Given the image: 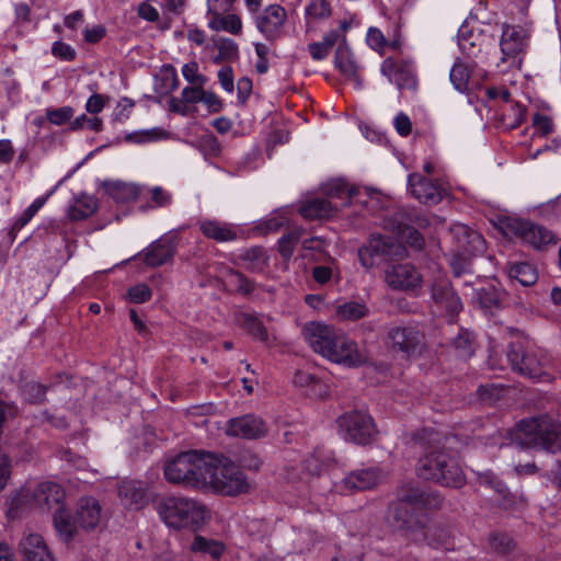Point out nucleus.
Wrapping results in <instances>:
<instances>
[{
	"instance_id": "6",
	"label": "nucleus",
	"mask_w": 561,
	"mask_h": 561,
	"mask_svg": "<svg viewBox=\"0 0 561 561\" xmlns=\"http://www.w3.org/2000/svg\"><path fill=\"white\" fill-rule=\"evenodd\" d=\"M208 457L209 453L201 450L180 453L164 466V477L173 484L196 490L206 489L205 472Z\"/></svg>"
},
{
	"instance_id": "19",
	"label": "nucleus",
	"mask_w": 561,
	"mask_h": 561,
	"mask_svg": "<svg viewBox=\"0 0 561 561\" xmlns=\"http://www.w3.org/2000/svg\"><path fill=\"white\" fill-rule=\"evenodd\" d=\"M226 432L229 436L245 439H257L264 437L267 434L268 428L266 423L260 416L247 414L230 419L228 421Z\"/></svg>"
},
{
	"instance_id": "56",
	"label": "nucleus",
	"mask_w": 561,
	"mask_h": 561,
	"mask_svg": "<svg viewBox=\"0 0 561 561\" xmlns=\"http://www.w3.org/2000/svg\"><path fill=\"white\" fill-rule=\"evenodd\" d=\"M51 54L65 61H71L76 58V50L70 45L60 41L53 44Z\"/></svg>"
},
{
	"instance_id": "40",
	"label": "nucleus",
	"mask_w": 561,
	"mask_h": 561,
	"mask_svg": "<svg viewBox=\"0 0 561 561\" xmlns=\"http://www.w3.org/2000/svg\"><path fill=\"white\" fill-rule=\"evenodd\" d=\"M241 324L254 337L262 342H267L268 333L260 319L252 314L244 313L241 317Z\"/></svg>"
},
{
	"instance_id": "43",
	"label": "nucleus",
	"mask_w": 561,
	"mask_h": 561,
	"mask_svg": "<svg viewBox=\"0 0 561 561\" xmlns=\"http://www.w3.org/2000/svg\"><path fill=\"white\" fill-rule=\"evenodd\" d=\"M227 277L231 285L236 287V290L242 295H250L254 290V283L241 272L229 270Z\"/></svg>"
},
{
	"instance_id": "12",
	"label": "nucleus",
	"mask_w": 561,
	"mask_h": 561,
	"mask_svg": "<svg viewBox=\"0 0 561 561\" xmlns=\"http://www.w3.org/2000/svg\"><path fill=\"white\" fill-rule=\"evenodd\" d=\"M399 251L400 245L392 238L373 233L367 243L358 249V259L366 270H370L378 260L398 255Z\"/></svg>"
},
{
	"instance_id": "64",
	"label": "nucleus",
	"mask_w": 561,
	"mask_h": 561,
	"mask_svg": "<svg viewBox=\"0 0 561 561\" xmlns=\"http://www.w3.org/2000/svg\"><path fill=\"white\" fill-rule=\"evenodd\" d=\"M137 13L139 18L149 22H156L159 20L158 10L147 1H144L138 5Z\"/></svg>"
},
{
	"instance_id": "33",
	"label": "nucleus",
	"mask_w": 561,
	"mask_h": 561,
	"mask_svg": "<svg viewBox=\"0 0 561 561\" xmlns=\"http://www.w3.org/2000/svg\"><path fill=\"white\" fill-rule=\"evenodd\" d=\"M337 211V206L332 205L325 198H313L306 202L299 209V213L307 219L329 218Z\"/></svg>"
},
{
	"instance_id": "52",
	"label": "nucleus",
	"mask_w": 561,
	"mask_h": 561,
	"mask_svg": "<svg viewBox=\"0 0 561 561\" xmlns=\"http://www.w3.org/2000/svg\"><path fill=\"white\" fill-rule=\"evenodd\" d=\"M330 4L325 0H310L306 7V14L314 19L330 15Z\"/></svg>"
},
{
	"instance_id": "7",
	"label": "nucleus",
	"mask_w": 561,
	"mask_h": 561,
	"mask_svg": "<svg viewBox=\"0 0 561 561\" xmlns=\"http://www.w3.org/2000/svg\"><path fill=\"white\" fill-rule=\"evenodd\" d=\"M157 512L167 526L175 529L198 528L208 517L205 505L184 496H169L157 504Z\"/></svg>"
},
{
	"instance_id": "53",
	"label": "nucleus",
	"mask_w": 561,
	"mask_h": 561,
	"mask_svg": "<svg viewBox=\"0 0 561 561\" xmlns=\"http://www.w3.org/2000/svg\"><path fill=\"white\" fill-rule=\"evenodd\" d=\"M54 523L57 531L65 540H70L73 537L75 526L61 512L54 516Z\"/></svg>"
},
{
	"instance_id": "29",
	"label": "nucleus",
	"mask_w": 561,
	"mask_h": 561,
	"mask_svg": "<svg viewBox=\"0 0 561 561\" xmlns=\"http://www.w3.org/2000/svg\"><path fill=\"white\" fill-rule=\"evenodd\" d=\"M64 497V489L58 483L49 481L39 483L33 493L36 504L48 510L54 505H60Z\"/></svg>"
},
{
	"instance_id": "36",
	"label": "nucleus",
	"mask_w": 561,
	"mask_h": 561,
	"mask_svg": "<svg viewBox=\"0 0 561 561\" xmlns=\"http://www.w3.org/2000/svg\"><path fill=\"white\" fill-rule=\"evenodd\" d=\"M472 72L471 60L457 59L450 70V81L456 90L466 92Z\"/></svg>"
},
{
	"instance_id": "63",
	"label": "nucleus",
	"mask_w": 561,
	"mask_h": 561,
	"mask_svg": "<svg viewBox=\"0 0 561 561\" xmlns=\"http://www.w3.org/2000/svg\"><path fill=\"white\" fill-rule=\"evenodd\" d=\"M293 382L298 387H314L320 383L313 375L308 371L298 370L296 371Z\"/></svg>"
},
{
	"instance_id": "16",
	"label": "nucleus",
	"mask_w": 561,
	"mask_h": 561,
	"mask_svg": "<svg viewBox=\"0 0 561 561\" xmlns=\"http://www.w3.org/2000/svg\"><path fill=\"white\" fill-rule=\"evenodd\" d=\"M431 298L451 317L458 314L462 309L461 300L445 274H439L432 282Z\"/></svg>"
},
{
	"instance_id": "2",
	"label": "nucleus",
	"mask_w": 561,
	"mask_h": 561,
	"mask_svg": "<svg viewBox=\"0 0 561 561\" xmlns=\"http://www.w3.org/2000/svg\"><path fill=\"white\" fill-rule=\"evenodd\" d=\"M421 438L428 443V450L419 459V477L444 486L461 488L466 483L463 470L457 458L444 449L438 434L424 430Z\"/></svg>"
},
{
	"instance_id": "60",
	"label": "nucleus",
	"mask_w": 561,
	"mask_h": 561,
	"mask_svg": "<svg viewBox=\"0 0 561 561\" xmlns=\"http://www.w3.org/2000/svg\"><path fill=\"white\" fill-rule=\"evenodd\" d=\"M402 238L414 249L421 250L424 245V238L414 228L407 226L402 231Z\"/></svg>"
},
{
	"instance_id": "57",
	"label": "nucleus",
	"mask_w": 561,
	"mask_h": 561,
	"mask_svg": "<svg viewBox=\"0 0 561 561\" xmlns=\"http://www.w3.org/2000/svg\"><path fill=\"white\" fill-rule=\"evenodd\" d=\"M150 194L153 207H165L172 202V195L161 186L152 187Z\"/></svg>"
},
{
	"instance_id": "15",
	"label": "nucleus",
	"mask_w": 561,
	"mask_h": 561,
	"mask_svg": "<svg viewBox=\"0 0 561 561\" xmlns=\"http://www.w3.org/2000/svg\"><path fill=\"white\" fill-rule=\"evenodd\" d=\"M408 186L411 195L425 205H436L447 194L442 184L420 173L409 175Z\"/></svg>"
},
{
	"instance_id": "4",
	"label": "nucleus",
	"mask_w": 561,
	"mask_h": 561,
	"mask_svg": "<svg viewBox=\"0 0 561 561\" xmlns=\"http://www.w3.org/2000/svg\"><path fill=\"white\" fill-rule=\"evenodd\" d=\"M205 472L206 488L227 496L245 494L251 489L245 474L230 459L209 453Z\"/></svg>"
},
{
	"instance_id": "23",
	"label": "nucleus",
	"mask_w": 561,
	"mask_h": 561,
	"mask_svg": "<svg viewBox=\"0 0 561 561\" xmlns=\"http://www.w3.org/2000/svg\"><path fill=\"white\" fill-rule=\"evenodd\" d=\"M118 497L124 507L139 511L148 504L146 484L135 480L123 481L118 486Z\"/></svg>"
},
{
	"instance_id": "34",
	"label": "nucleus",
	"mask_w": 561,
	"mask_h": 561,
	"mask_svg": "<svg viewBox=\"0 0 561 561\" xmlns=\"http://www.w3.org/2000/svg\"><path fill=\"white\" fill-rule=\"evenodd\" d=\"M190 549L194 553L209 556L214 560H219L225 552L226 547L219 540L196 535L190 546Z\"/></svg>"
},
{
	"instance_id": "3",
	"label": "nucleus",
	"mask_w": 561,
	"mask_h": 561,
	"mask_svg": "<svg viewBox=\"0 0 561 561\" xmlns=\"http://www.w3.org/2000/svg\"><path fill=\"white\" fill-rule=\"evenodd\" d=\"M443 500L437 492H428L416 486L403 490L393 504L392 520L400 530H414L425 525V511L438 510Z\"/></svg>"
},
{
	"instance_id": "1",
	"label": "nucleus",
	"mask_w": 561,
	"mask_h": 561,
	"mask_svg": "<svg viewBox=\"0 0 561 561\" xmlns=\"http://www.w3.org/2000/svg\"><path fill=\"white\" fill-rule=\"evenodd\" d=\"M304 336L316 353L333 363L358 367L366 360L356 342L332 325L309 322L304 328Z\"/></svg>"
},
{
	"instance_id": "35",
	"label": "nucleus",
	"mask_w": 561,
	"mask_h": 561,
	"mask_svg": "<svg viewBox=\"0 0 561 561\" xmlns=\"http://www.w3.org/2000/svg\"><path fill=\"white\" fill-rule=\"evenodd\" d=\"M103 186L105 192L119 203L135 201L139 196V188L134 184L110 181L104 182Z\"/></svg>"
},
{
	"instance_id": "32",
	"label": "nucleus",
	"mask_w": 561,
	"mask_h": 561,
	"mask_svg": "<svg viewBox=\"0 0 561 561\" xmlns=\"http://www.w3.org/2000/svg\"><path fill=\"white\" fill-rule=\"evenodd\" d=\"M507 294L496 286L489 284L481 288H478L474 294V300L479 306L485 310L493 308H500L504 306Z\"/></svg>"
},
{
	"instance_id": "25",
	"label": "nucleus",
	"mask_w": 561,
	"mask_h": 561,
	"mask_svg": "<svg viewBox=\"0 0 561 561\" xmlns=\"http://www.w3.org/2000/svg\"><path fill=\"white\" fill-rule=\"evenodd\" d=\"M381 480V472L378 468L355 470L348 473L341 482L342 490L364 491L374 488Z\"/></svg>"
},
{
	"instance_id": "28",
	"label": "nucleus",
	"mask_w": 561,
	"mask_h": 561,
	"mask_svg": "<svg viewBox=\"0 0 561 561\" xmlns=\"http://www.w3.org/2000/svg\"><path fill=\"white\" fill-rule=\"evenodd\" d=\"M238 260L251 273H265L270 266L268 253L260 245L245 249L238 255Z\"/></svg>"
},
{
	"instance_id": "47",
	"label": "nucleus",
	"mask_w": 561,
	"mask_h": 561,
	"mask_svg": "<svg viewBox=\"0 0 561 561\" xmlns=\"http://www.w3.org/2000/svg\"><path fill=\"white\" fill-rule=\"evenodd\" d=\"M47 388L38 382L30 381L23 387L25 398L31 403H43Z\"/></svg>"
},
{
	"instance_id": "11",
	"label": "nucleus",
	"mask_w": 561,
	"mask_h": 561,
	"mask_svg": "<svg viewBox=\"0 0 561 561\" xmlns=\"http://www.w3.org/2000/svg\"><path fill=\"white\" fill-rule=\"evenodd\" d=\"M387 343L393 352L412 357L422 353L424 335L412 325L392 327L387 332Z\"/></svg>"
},
{
	"instance_id": "21",
	"label": "nucleus",
	"mask_w": 561,
	"mask_h": 561,
	"mask_svg": "<svg viewBox=\"0 0 561 561\" xmlns=\"http://www.w3.org/2000/svg\"><path fill=\"white\" fill-rule=\"evenodd\" d=\"M176 236H163L144 250V262L149 267H158L170 262L176 252Z\"/></svg>"
},
{
	"instance_id": "18",
	"label": "nucleus",
	"mask_w": 561,
	"mask_h": 561,
	"mask_svg": "<svg viewBox=\"0 0 561 561\" xmlns=\"http://www.w3.org/2000/svg\"><path fill=\"white\" fill-rule=\"evenodd\" d=\"M507 227L514 234L537 249L554 242V236L551 231L529 220L512 219Z\"/></svg>"
},
{
	"instance_id": "31",
	"label": "nucleus",
	"mask_w": 561,
	"mask_h": 561,
	"mask_svg": "<svg viewBox=\"0 0 561 561\" xmlns=\"http://www.w3.org/2000/svg\"><path fill=\"white\" fill-rule=\"evenodd\" d=\"M96 209V199L91 195L80 193L73 197V202L68 207L67 215L70 220H84L92 216Z\"/></svg>"
},
{
	"instance_id": "51",
	"label": "nucleus",
	"mask_w": 561,
	"mask_h": 561,
	"mask_svg": "<svg viewBox=\"0 0 561 561\" xmlns=\"http://www.w3.org/2000/svg\"><path fill=\"white\" fill-rule=\"evenodd\" d=\"M103 123L99 117H88L84 114L78 116L73 122H71L70 129L79 130L87 127L90 130L100 131L102 129Z\"/></svg>"
},
{
	"instance_id": "37",
	"label": "nucleus",
	"mask_w": 561,
	"mask_h": 561,
	"mask_svg": "<svg viewBox=\"0 0 561 561\" xmlns=\"http://www.w3.org/2000/svg\"><path fill=\"white\" fill-rule=\"evenodd\" d=\"M508 276L523 286H531L538 279L536 267L527 262L514 263L508 267Z\"/></svg>"
},
{
	"instance_id": "5",
	"label": "nucleus",
	"mask_w": 561,
	"mask_h": 561,
	"mask_svg": "<svg viewBox=\"0 0 561 561\" xmlns=\"http://www.w3.org/2000/svg\"><path fill=\"white\" fill-rule=\"evenodd\" d=\"M514 443L556 454L561 449V423L548 416L523 420L515 432Z\"/></svg>"
},
{
	"instance_id": "54",
	"label": "nucleus",
	"mask_w": 561,
	"mask_h": 561,
	"mask_svg": "<svg viewBox=\"0 0 561 561\" xmlns=\"http://www.w3.org/2000/svg\"><path fill=\"white\" fill-rule=\"evenodd\" d=\"M151 296V289L146 284H138L128 289V297L134 304H144L150 300Z\"/></svg>"
},
{
	"instance_id": "46",
	"label": "nucleus",
	"mask_w": 561,
	"mask_h": 561,
	"mask_svg": "<svg viewBox=\"0 0 561 561\" xmlns=\"http://www.w3.org/2000/svg\"><path fill=\"white\" fill-rule=\"evenodd\" d=\"M73 108L71 106H62L58 108H47L46 117L49 123L60 126L69 122L73 116Z\"/></svg>"
},
{
	"instance_id": "8",
	"label": "nucleus",
	"mask_w": 561,
	"mask_h": 561,
	"mask_svg": "<svg viewBox=\"0 0 561 561\" xmlns=\"http://www.w3.org/2000/svg\"><path fill=\"white\" fill-rule=\"evenodd\" d=\"M341 436L357 445L371 444L378 434L373 417L360 410H352L343 413L336 420Z\"/></svg>"
},
{
	"instance_id": "30",
	"label": "nucleus",
	"mask_w": 561,
	"mask_h": 561,
	"mask_svg": "<svg viewBox=\"0 0 561 561\" xmlns=\"http://www.w3.org/2000/svg\"><path fill=\"white\" fill-rule=\"evenodd\" d=\"M334 64L344 77L354 80L358 84L360 83L359 66L345 42L339 45Z\"/></svg>"
},
{
	"instance_id": "10",
	"label": "nucleus",
	"mask_w": 561,
	"mask_h": 561,
	"mask_svg": "<svg viewBox=\"0 0 561 561\" xmlns=\"http://www.w3.org/2000/svg\"><path fill=\"white\" fill-rule=\"evenodd\" d=\"M385 282L393 290L417 294L423 286V276L410 262L390 263L385 270Z\"/></svg>"
},
{
	"instance_id": "61",
	"label": "nucleus",
	"mask_w": 561,
	"mask_h": 561,
	"mask_svg": "<svg viewBox=\"0 0 561 561\" xmlns=\"http://www.w3.org/2000/svg\"><path fill=\"white\" fill-rule=\"evenodd\" d=\"M203 87L204 85L192 84L191 87L184 88L182 90L181 95L184 98V100L188 104H195V103L202 102L203 94H204V91H205L203 89Z\"/></svg>"
},
{
	"instance_id": "9",
	"label": "nucleus",
	"mask_w": 561,
	"mask_h": 561,
	"mask_svg": "<svg viewBox=\"0 0 561 561\" xmlns=\"http://www.w3.org/2000/svg\"><path fill=\"white\" fill-rule=\"evenodd\" d=\"M507 358L513 370L530 379H541L546 374L548 358L537 350H525L520 343H512Z\"/></svg>"
},
{
	"instance_id": "14",
	"label": "nucleus",
	"mask_w": 561,
	"mask_h": 561,
	"mask_svg": "<svg viewBox=\"0 0 561 561\" xmlns=\"http://www.w3.org/2000/svg\"><path fill=\"white\" fill-rule=\"evenodd\" d=\"M257 31L270 42L283 35V27L287 21V12L279 4H270L253 15Z\"/></svg>"
},
{
	"instance_id": "42",
	"label": "nucleus",
	"mask_w": 561,
	"mask_h": 561,
	"mask_svg": "<svg viewBox=\"0 0 561 561\" xmlns=\"http://www.w3.org/2000/svg\"><path fill=\"white\" fill-rule=\"evenodd\" d=\"M489 545L491 549L499 554H510L514 548V540L506 534L493 533L489 537Z\"/></svg>"
},
{
	"instance_id": "44",
	"label": "nucleus",
	"mask_w": 561,
	"mask_h": 561,
	"mask_svg": "<svg viewBox=\"0 0 561 561\" xmlns=\"http://www.w3.org/2000/svg\"><path fill=\"white\" fill-rule=\"evenodd\" d=\"M457 355L463 359L473 355L472 336L469 331H461L454 340Z\"/></svg>"
},
{
	"instance_id": "13",
	"label": "nucleus",
	"mask_w": 561,
	"mask_h": 561,
	"mask_svg": "<svg viewBox=\"0 0 561 561\" xmlns=\"http://www.w3.org/2000/svg\"><path fill=\"white\" fill-rule=\"evenodd\" d=\"M528 45V34L522 26L505 25L501 38V62L507 67H519L522 65V54Z\"/></svg>"
},
{
	"instance_id": "38",
	"label": "nucleus",
	"mask_w": 561,
	"mask_h": 561,
	"mask_svg": "<svg viewBox=\"0 0 561 561\" xmlns=\"http://www.w3.org/2000/svg\"><path fill=\"white\" fill-rule=\"evenodd\" d=\"M208 26L214 31H226L228 33L238 35L242 30V22L239 15L237 14H220L219 16L215 15L208 22Z\"/></svg>"
},
{
	"instance_id": "26",
	"label": "nucleus",
	"mask_w": 561,
	"mask_h": 561,
	"mask_svg": "<svg viewBox=\"0 0 561 561\" xmlns=\"http://www.w3.org/2000/svg\"><path fill=\"white\" fill-rule=\"evenodd\" d=\"M102 508L99 501L87 496L79 500L76 522L84 529H94L101 522Z\"/></svg>"
},
{
	"instance_id": "48",
	"label": "nucleus",
	"mask_w": 561,
	"mask_h": 561,
	"mask_svg": "<svg viewBox=\"0 0 561 561\" xmlns=\"http://www.w3.org/2000/svg\"><path fill=\"white\" fill-rule=\"evenodd\" d=\"M164 135L162 129L152 128L144 131L131 133L126 136V140L135 144H145L160 139Z\"/></svg>"
},
{
	"instance_id": "49",
	"label": "nucleus",
	"mask_w": 561,
	"mask_h": 561,
	"mask_svg": "<svg viewBox=\"0 0 561 561\" xmlns=\"http://www.w3.org/2000/svg\"><path fill=\"white\" fill-rule=\"evenodd\" d=\"M182 75L191 84L205 85L207 78L198 73V65L196 61H191L182 67Z\"/></svg>"
},
{
	"instance_id": "41",
	"label": "nucleus",
	"mask_w": 561,
	"mask_h": 561,
	"mask_svg": "<svg viewBox=\"0 0 561 561\" xmlns=\"http://www.w3.org/2000/svg\"><path fill=\"white\" fill-rule=\"evenodd\" d=\"M302 234L301 228H295L287 234H284L278 241V251L285 260H289L294 253L296 243Z\"/></svg>"
},
{
	"instance_id": "17",
	"label": "nucleus",
	"mask_w": 561,
	"mask_h": 561,
	"mask_svg": "<svg viewBox=\"0 0 561 561\" xmlns=\"http://www.w3.org/2000/svg\"><path fill=\"white\" fill-rule=\"evenodd\" d=\"M381 73L400 90H414L417 85L415 68L411 61L386 58L381 64Z\"/></svg>"
},
{
	"instance_id": "20",
	"label": "nucleus",
	"mask_w": 561,
	"mask_h": 561,
	"mask_svg": "<svg viewBox=\"0 0 561 561\" xmlns=\"http://www.w3.org/2000/svg\"><path fill=\"white\" fill-rule=\"evenodd\" d=\"M478 481L481 485L492 489L496 494V502L499 506L504 510H514L526 504V499L523 495H515L511 493L497 477L491 471L477 472Z\"/></svg>"
},
{
	"instance_id": "45",
	"label": "nucleus",
	"mask_w": 561,
	"mask_h": 561,
	"mask_svg": "<svg viewBox=\"0 0 561 561\" xmlns=\"http://www.w3.org/2000/svg\"><path fill=\"white\" fill-rule=\"evenodd\" d=\"M356 192H357L356 188L348 187L342 181H334V182L330 183L327 187V194L330 197L342 198L345 195L346 201L343 203V205L350 204L351 199L356 195Z\"/></svg>"
},
{
	"instance_id": "58",
	"label": "nucleus",
	"mask_w": 561,
	"mask_h": 561,
	"mask_svg": "<svg viewBox=\"0 0 561 561\" xmlns=\"http://www.w3.org/2000/svg\"><path fill=\"white\" fill-rule=\"evenodd\" d=\"M219 56L215 58V61H219L220 59H231L238 54V46L231 39H224L218 45Z\"/></svg>"
},
{
	"instance_id": "22",
	"label": "nucleus",
	"mask_w": 561,
	"mask_h": 561,
	"mask_svg": "<svg viewBox=\"0 0 561 561\" xmlns=\"http://www.w3.org/2000/svg\"><path fill=\"white\" fill-rule=\"evenodd\" d=\"M451 237L457 243L456 252L465 256H474L484 251L483 237L470 227L457 224L450 229Z\"/></svg>"
},
{
	"instance_id": "55",
	"label": "nucleus",
	"mask_w": 561,
	"mask_h": 561,
	"mask_svg": "<svg viewBox=\"0 0 561 561\" xmlns=\"http://www.w3.org/2000/svg\"><path fill=\"white\" fill-rule=\"evenodd\" d=\"M162 82L165 92H172L179 88L180 81L175 68L167 65L162 68Z\"/></svg>"
},
{
	"instance_id": "62",
	"label": "nucleus",
	"mask_w": 561,
	"mask_h": 561,
	"mask_svg": "<svg viewBox=\"0 0 561 561\" xmlns=\"http://www.w3.org/2000/svg\"><path fill=\"white\" fill-rule=\"evenodd\" d=\"M366 41L374 50H381L386 44L383 34L376 27L368 30Z\"/></svg>"
},
{
	"instance_id": "39",
	"label": "nucleus",
	"mask_w": 561,
	"mask_h": 561,
	"mask_svg": "<svg viewBox=\"0 0 561 561\" xmlns=\"http://www.w3.org/2000/svg\"><path fill=\"white\" fill-rule=\"evenodd\" d=\"M336 314L342 320L357 321L368 314V308L358 301H347L337 306Z\"/></svg>"
},
{
	"instance_id": "50",
	"label": "nucleus",
	"mask_w": 561,
	"mask_h": 561,
	"mask_svg": "<svg viewBox=\"0 0 561 561\" xmlns=\"http://www.w3.org/2000/svg\"><path fill=\"white\" fill-rule=\"evenodd\" d=\"M335 275L334 262L330 265H317L312 268V278L319 285H327Z\"/></svg>"
},
{
	"instance_id": "27",
	"label": "nucleus",
	"mask_w": 561,
	"mask_h": 561,
	"mask_svg": "<svg viewBox=\"0 0 561 561\" xmlns=\"http://www.w3.org/2000/svg\"><path fill=\"white\" fill-rule=\"evenodd\" d=\"M20 552L24 561H54L43 538L30 534L20 542Z\"/></svg>"
},
{
	"instance_id": "59",
	"label": "nucleus",
	"mask_w": 561,
	"mask_h": 561,
	"mask_svg": "<svg viewBox=\"0 0 561 561\" xmlns=\"http://www.w3.org/2000/svg\"><path fill=\"white\" fill-rule=\"evenodd\" d=\"M233 0H207L208 13L213 16L227 13L231 10Z\"/></svg>"
},
{
	"instance_id": "24",
	"label": "nucleus",
	"mask_w": 561,
	"mask_h": 561,
	"mask_svg": "<svg viewBox=\"0 0 561 561\" xmlns=\"http://www.w3.org/2000/svg\"><path fill=\"white\" fill-rule=\"evenodd\" d=\"M198 227L203 236L218 243L234 241L238 229L234 225L217 219H202Z\"/></svg>"
}]
</instances>
